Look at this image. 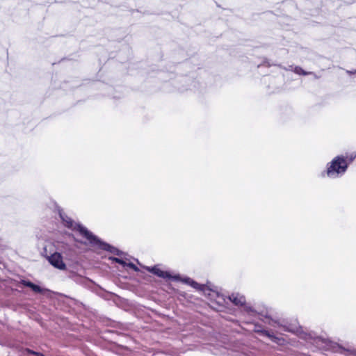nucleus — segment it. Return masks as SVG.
<instances>
[{
  "label": "nucleus",
  "instance_id": "f257e3e1",
  "mask_svg": "<svg viewBox=\"0 0 356 356\" xmlns=\"http://www.w3.org/2000/svg\"><path fill=\"white\" fill-rule=\"evenodd\" d=\"M60 217L61 218L66 227L73 230L79 231V233L86 238H87L90 243L92 245H97L100 249L108 251L117 255H120L121 254V252L119 251L117 248L110 245L108 243L101 241L97 236L93 235L92 233L89 232L86 227L79 224L74 223L73 220H72L67 216H64L60 213Z\"/></svg>",
  "mask_w": 356,
  "mask_h": 356
},
{
  "label": "nucleus",
  "instance_id": "f03ea898",
  "mask_svg": "<svg viewBox=\"0 0 356 356\" xmlns=\"http://www.w3.org/2000/svg\"><path fill=\"white\" fill-rule=\"evenodd\" d=\"M348 163L343 156H337L327 168V175L330 177L336 178L343 175L347 169Z\"/></svg>",
  "mask_w": 356,
  "mask_h": 356
},
{
  "label": "nucleus",
  "instance_id": "7ed1b4c3",
  "mask_svg": "<svg viewBox=\"0 0 356 356\" xmlns=\"http://www.w3.org/2000/svg\"><path fill=\"white\" fill-rule=\"evenodd\" d=\"M48 261L55 268L60 270H65L66 265L63 261L62 255L58 252H54L50 256L46 255Z\"/></svg>",
  "mask_w": 356,
  "mask_h": 356
},
{
  "label": "nucleus",
  "instance_id": "20e7f679",
  "mask_svg": "<svg viewBox=\"0 0 356 356\" xmlns=\"http://www.w3.org/2000/svg\"><path fill=\"white\" fill-rule=\"evenodd\" d=\"M229 299L236 306H243L244 310L248 313L254 312L251 307L245 305V298L243 295L239 293H232L229 296Z\"/></svg>",
  "mask_w": 356,
  "mask_h": 356
},
{
  "label": "nucleus",
  "instance_id": "39448f33",
  "mask_svg": "<svg viewBox=\"0 0 356 356\" xmlns=\"http://www.w3.org/2000/svg\"><path fill=\"white\" fill-rule=\"evenodd\" d=\"M146 268L149 272H150L154 275H156L157 276L162 277V278H168V279L173 278L174 280L178 279L177 276L172 277L168 272L163 271L156 266L147 267Z\"/></svg>",
  "mask_w": 356,
  "mask_h": 356
},
{
  "label": "nucleus",
  "instance_id": "423d86ee",
  "mask_svg": "<svg viewBox=\"0 0 356 356\" xmlns=\"http://www.w3.org/2000/svg\"><path fill=\"white\" fill-rule=\"evenodd\" d=\"M22 356H44L42 353L26 349L22 351Z\"/></svg>",
  "mask_w": 356,
  "mask_h": 356
},
{
  "label": "nucleus",
  "instance_id": "0eeeda50",
  "mask_svg": "<svg viewBox=\"0 0 356 356\" xmlns=\"http://www.w3.org/2000/svg\"><path fill=\"white\" fill-rule=\"evenodd\" d=\"M184 282L190 284L191 286H192L193 287H194L195 289H200V290H202V286H201L200 284H199L198 283L193 281L192 280H191L190 278H186L183 280Z\"/></svg>",
  "mask_w": 356,
  "mask_h": 356
},
{
  "label": "nucleus",
  "instance_id": "6e6552de",
  "mask_svg": "<svg viewBox=\"0 0 356 356\" xmlns=\"http://www.w3.org/2000/svg\"><path fill=\"white\" fill-rule=\"evenodd\" d=\"M294 72L298 74H302V75H307L309 74H311V72H307L305 70H303L300 67H296L294 68Z\"/></svg>",
  "mask_w": 356,
  "mask_h": 356
},
{
  "label": "nucleus",
  "instance_id": "1a4fd4ad",
  "mask_svg": "<svg viewBox=\"0 0 356 356\" xmlns=\"http://www.w3.org/2000/svg\"><path fill=\"white\" fill-rule=\"evenodd\" d=\"M271 341L275 342V343H278L280 345L283 344L284 342V340L283 338L276 337L275 335H273V337H272Z\"/></svg>",
  "mask_w": 356,
  "mask_h": 356
},
{
  "label": "nucleus",
  "instance_id": "9d476101",
  "mask_svg": "<svg viewBox=\"0 0 356 356\" xmlns=\"http://www.w3.org/2000/svg\"><path fill=\"white\" fill-rule=\"evenodd\" d=\"M31 289L34 292H35V293H42V292H43V291H44V290H43L40 286H38V285H36V284H33H33H32V286H31Z\"/></svg>",
  "mask_w": 356,
  "mask_h": 356
},
{
  "label": "nucleus",
  "instance_id": "9b49d317",
  "mask_svg": "<svg viewBox=\"0 0 356 356\" xmlns=\"http://www.w3.org/2000/svg\"><path fill=\"white\" fill-rule=\"evenodd\" d=\"M261 333L263 335H264V336H266V337H268L270 340L272 339V337H273V335H274V334H271L270 332H268V331H267V330H261Z\"/></svg>",
  "mask_w": 356,
  "mask_h": 356
},
{
  "label": "nucleus",
  "instance_id": "f8f14e48",
  "mask_svg": "<svg viewBox=\"0 0 356 356\" xmlns=\"http://www.w3.org/2000/svg\"><path fill=\"white\" fill-rule=\"evenodd\" d=\"M125 266H129V268H131V269H133L134 271H139V268L133 263H126V265Z\"/></svg>",
  "mask_w": 356,
  "mask_h": 356
},
{
  "label": "nucleus",
  "instance_id": "ddd939ff",
  "mask_svg": "<svg viewBox=\"0 0 356 356\" xmlns=\"http://www.w3.org/2000/svg\"><path fill=\"white\" fill-rule=\"evenodd\" d=\"M125 266H129V268H131V269H133L134 271H139V268L133 263H126V265Z\"/></svg>",
  "mask_w": 356,
  "mask_h": 356
},
{
  "label": "nucleus",
  "instance_id": "4468645a",
  "mask_svg": "<svg viewBox=\"0 0 356 356\" xmlns=\"http://www.w3.org/2000/svg\"><path fill=\"white\" fill-rule=\"evenodd\" d=\"M125 266H129V268H131V269H133L134 271H139V268L133 263H126V265Z\"/></svg>",
  "mask_w": 356,
  "mask_h": 356
},
{
  "label": "nucleus",
  "instance_id": "2eb2a0df",
  "mask_svg": "<svg viewBox=\"0 0 356 356\" xmlns=\"http://www.w3.org/2000/svg\"><path fill=\"white\" fill-rule=\"evenodd\" d=\"M111 259H113V261H114L116 263H118L120 264H122L124 266L126 265V262L124 260H122V259L116 258V257H113V258H111Z\"/></svg>",
  "mask_w": 356,
  "mask_h": 356
},
{
  "label": "nucleus",
  "instance_id": "dca6fc26",
  "mask_svg": "<svg viewBox=\"0 0 356 356\" xmlns=\"http://www.w3.org/2000/svg\"><path fill=\"white\" fill-rule=\"evenodd\" d=\"M355 157H356V153H355V152L352 153V154L350 155V156H349V157H347V159H348V161H349V162L348 163H348H351V162L355 159Z\"/></svg>",
  "mask_w": 356,
  "mask_h": 356
},
{
  "label": "nucleus",
  "instance_id": "f3484780",
  "mask_svg": "<svg viewBox=\"0 0 356 356\" xmlns=\"http://www.w3.org/2000/svg\"><path fill=\"white\" fill-rule=\"evenodd\" d=\"M22 283L24 286H28L29 288H31L33 284L31 282L26 280H22Z\"/></svg>",
  "mask_w": 356,
  "mask_h": 356
},
{
  "label": "nucleus",
  "instance_id": "a211bd4d",
  "mask_svg": "<svg viewBox=\"0 0 356 356\" xmlns=\"http://www.w3.org/2000/svg\"><path fill=\"white\" fill-rule=\"evenodd\" d=\"M284 330H285V331H291L290 330L286 328L285 327H284Z\"/></svg>",
  "mask_w": 356,
  "mask_h": 356
}]
</instances>
